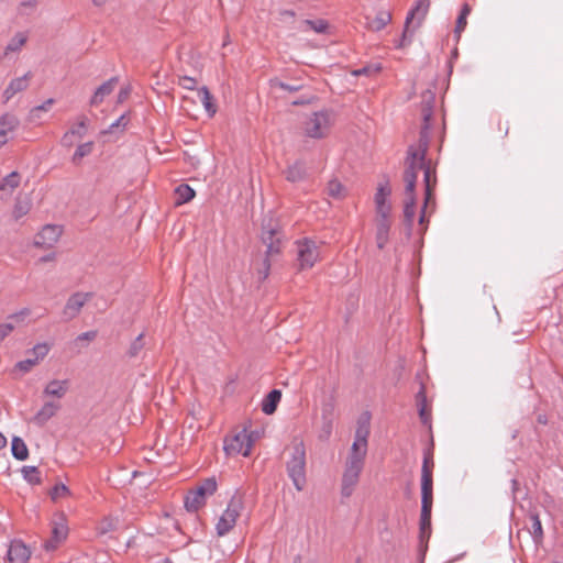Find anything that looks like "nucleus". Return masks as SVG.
Listing matches in <instances>:
<instances>
[{
  "mask_svg": "<svg viewBox=\"0 0 563 563\" xmlns=\"http://www.w3.org/2000/svg\"><path fill=\"white\" fill-rule=\"evenodd\" d=\"M427 146L419 144L410 147L406 159L404 180L406 184V198L404 202V216L407 222L411 223L416 214L415 187L419 173L423 174L424 180V209L433 199V189L437 185L434 167L426 162Z\"/></svg>",
  "mask_w": 563,
  "mask_h": 563,
  "instance_id": "nucleus-1",
  "label": "nucleus"
},
{
  "mask_svg": "<svg viewBox=\"0 0 563 563\" xmlns=\"http://www.w3.org/2000/svg\"><path fill=\"white\" fill-rule=\"evenodd\" d=\"M368 435L369 429L365 424L360 426L355 432L342 478V494L346 497L352 495L362 473L367 454Z\"/></svg>",
  "mask_w": 563,
  "mask_h": 563,
  "instance_id": "nucleus-2",
  "label": "nucleus"
},
{
  "mask_svg": "<svg viewBox=\"0 0 563 563\" xmlns=\"http://www.w3.org/2000/svg\"><path fill=\"white\" fill-rule=\"evenodd\" d=\"M433 450L428 449L423 454L421 467V515L420 539L428 541L431 536V510L433 504Z\"/></svg>",
  "mask_w": 563,
  "mask_h": 563,
  "instance_id": "nucleus-3",
  "label": "nucleus"
},
{
  "mask_svg": "<svg viewBox=\"0 0 563 563\" xmlns=\"http://www.w3.org/2000/svg\"><path fill=\"white\" fill-rule=\"evenodd\" d=\"M287 472L297 490H301L306 483V449L302 442H294L287 450Z\"/></svg>",
  "mask_w": 563,
  "mask_h": 563,
  "instance_id": "nucleus-4",
  "label": "nucleus"
},
{
  "mask_svg": "<svg viewBox=\"0 0 563 563\" xmlns=\"http://www.w3.org/2000/svg\"><path fill=\"white\" fill-rule=\"evenodd\" d=\"M63 234V227L58 224H46L37 232V250L42 249L46 253L43 256L37 255L38 263L53 262L56 256L55 246Z\"/></svg>",
  "mask_w": 563,
  "mask_h": 563,
  "instance_id": "nucleus-5",
  "label": "nucleus"
},
{
  "mask_svg": "<svg viewBox=\"0 0 563 563\" xmlns=\"http://www.w3.org/2000/svg\"><path fill=\"white\" fill-rule=\"evenodd\" d=\"M296 267L298 272L311 269L321 261L320 245L313 240L303 238L295 242Z\"/></svg>",
  "mask_w": 563,
  "mask_h": 563,
  "instance_id": "nucleus-6",
  "label": "nucleus"
},
{
  "mask_svg": "<svg viewBox=\"0 0 563 563\" xmlns=\"http://www.w3.org/2000/svg\"><path fill=\"white\" fill-rule=\"evenodd\" d=\"M218 488L214 477L201 481L194 489L189 490L185 498V507L189 511H197L205 506L207 498L212 496Z\"/></svg>",
  "mask_w": 563,
  "mask_h": 563,
  "instance_id": "nucleus-7",
  "label": "nucleus"
},
{
  "mask_svg": "<svg viewBox=\"0 0 563 563\" xmlns=\"http://www.w3.org/2000/svg\"><path fill=\"white\" fill-rule=\"evenodd\" d=\"M333 125V117L327 111L312 113L303 123V133L311 139L327 137Z\"/></svg>",
  "mask_w": 563,
  "mask_h": 563,
  "instance_id": "nucleus-8",
  "label": "nucleus"
},
{
  "mask_svg": "<svg viewBox=\"0 0 563 563\" xmlns=\"http://www.w3.org/2000/svg\"><path fill=\"white\" fill-rule=\"evenodd\" d=\"M255 441L254 432L246 429L235 431L224 439V451L228 455L249 456Z\"/></svg>",
  "mask_w": 563,
  "mask_h": 563,
  "instance_id": "nucleus-9",
  "label": "nucleus"
},
{
  "mask_svg": "<svg viewBox=\"0 0 563 563\" xmlns=\"http://www.w3.org/2000/svg\"><path fill=\"white\" fill-rule=\"evenodd\" d=\"M51 537L44 541L43 550L46 552L56 551L68 537L67 519L63 514L54 516L51 522Z\"/></svg>",
  "mask_w": 563,
  "mask_h": 563,
  "instance_id": "nucleus-10",
  "label": "nucleus"
},
{
  "mask_svg": "<svg viewBox=\"0 0 563 563\" xmlns=\"http://www.w3.org/2000/svg\"><path fill=\"white\" fill-rule=\"evenodd\" d=\"M429 9H430V0H418L416 5L410 10V12L408 13V15L406 18L405 30L402 33L400 47H404L407 43L410 42V37H411L410 30H409L410 24L415 20H417L416 26L419 27L422 24L423 20L426 19V16L429 12Z\"/></svg>",
  "mask_w": 563,
  "mask_h": 563,
  "instance_id": "nucleus-11",
  "label": "nucleus"
},
{
  "mask_svg": "<svg viewBox=\"0 0 563 563\" xmlns=\"http://www.w3.org/2000/svg\"><path fill=\"white\" fill-rule=\"evenodd\" d=\"M241 510L242 504L240 499H232L229 503L216 526L218 536L222 537L232 530L241 515Z\"/></svg>",
  "mask_w": 563,
  "mask_h": 563,
  "instance_id": "nucleus-12",
  "label": "nucleus"
},
{
  "mask_svg": "<svg viewBox=\"0 0 563 563\" xmlns=\"http://www.w3.org/2000/svg\"><path fill=\"white\" fill-rule=\"evenodd\" d=\"M90 299V294L88 292H76L73 294L63 310V316L67 320H71L76 318L86 302Z\"/></svg>",
  "mask_w": 563,
  "mask_h": 563,
  "instance_id": "nucleus-13",
  "label": "nucleus"
},
{
  "mask_svg": "<svg viewBox=\"0 0 563 563\" xmlns=\"http://www.w3.org/2000/svg\"><path fill=\"white\" fill-rule=\"evenodd\" d=\"M31 553V549L21 539H14L10 542L7 559L10 563H26Z\"/></svg>",
  "mask_w": 563,
  "mask_h": 563,
  "instance_id": "nucleus-14",
  "label": "nucleus"
},
{
  "mask_svg": "<svg viewBox=\"0 0 563 563\" xmlns=\"http://www.w3.org/2000/svg\"><path fill=\"white\" fill-rule=\"evenodd\" d=\"M68 389L69 382L67 379H53L45 385L42 393V399L53 398L60 402Z\"/></svg>",
  "mask_w": 563,
  "mask_h": 563,
  "instance_id": "nucleus-15",
  "label": "nucleus"
},
{
  "mask_svg": "<svg viewBox=\"0 0 563 563\" xmlns=\"http://www.w3.org/2000/svg\"><path fill=\"white\" fill-rule=\"evenodd\" d=\"M31 314L30 309H22L16 313H12L8 317L10 322L0 324V343L15 329V325L23 322L26 317Z\"/></svg>",
  "mask_w": 563,
  "mask_h": 563,
  "instance_id": "nucleus-16",
  "label": "nucleus"
},
{
  "mask_svg": "<svg viewBox=\"0 0 563 563\" xmlns=\"http://www.w3.org/2000/svg\"><path fill=\"white\" fill-rule=\"evenodd\" d=\"M366 19V27L369 31H380L391 21V13L387 10H378L375 15L367 14Z\"/></svg>",
  "mask_w": 563,
  "mask_h": 563,
  "instance_id": "nucleus-17",
  "label": "nucleus"
},
{
  "mask_svg": "<svg viewBox=\"0 0 563 563\" xmlns=\"http://www.w3.org/2000/svg\"><path fill=\"white\" fill-rule=\"evenodd\" d=\"M32 78V73L29 71L22 77L15 78L11 80L9 86L3 92L4 101H9L15 93L23 91L27 88L30 79Z\"/></svg>",
  "mask_w": 563,
  "mask_h": 563,
  "instance_id": "nucleus-18",
  "label": "nucleus"
},
{
  "mask_svg": "<svg viewBox=\"0 0 563 563\" xmlns=\"http://www.w3.org/2000/svg\"><path fill=\"white\" fill-rule=\"evenodd\" d=\"M43 405L41 409L37 411V422H45L52 417H54L57 411L60 409V402L57 399L46 398L42 399Z\"/></svg>",
  "mask_w": 563,
  "mask_h": 563,
  "instance_id": "nucleus-19",
  "label": "nucleus"
},
{
  "mask_svg": "<svg viewBox=\"0 0 563 563\" xmlns=\"http://www.w3.org/2000/svg\"><path fill=\"white\" fill-rule=\"evenodd\" d=\"M393 220H375L376 244L378 249H384L389 241V232Z\"/></svg>",
  "mask_w": 563,
  "mask_h": 563,
  "instance_id": "nucleus-20",
  "label": "nucleus"
},
{
  "mask_svg": "<svg viewBox=\"0 0 563 563\" xmlns=\"http://www.w3.org/2000/svg\"><path fill=\"white\" fill-rule=\"evenodd\" d=\"M391 187L387 180L380 181L377 185L376 192L374 195V205L388 206L390 202Z\"/></svg>",
  "mask_w": 563,
  "mask_h": 563,
  "instance_id": "nucleus-21",
  "label": "nucleus"
},
{
  "mask_svg": "<svg viewBox=\"0 0 563 563\" xmlns=\"http://www.w3.org/2000/svg\"><path fill=\"white\" fill-rule=\"evenodd\" d=\"M32 208V199L25 195V196H18L15 200V205L13 208L12 216L15 220L21 219L25 214L29 213V211Z\"/></svg>",
  "mask_w": 563,
  "mask_h": 563,
  "instance_id": "nucleus-22",
  "label": "nucleus"
},
{
  "mask_svg": "<svg viewBox=\"0 0 563 563\" xmlns=\"http://www.w3.org/2000/svg\"><path fill=\"white\" fill-rule=\"evenodd\" d=\"M282 391L273 389L262 402V410L266 415H273L276 411L277 405L280 401Z\"/></svg>",
  "mask_w": 563,
  "mask_h": 563,
  "instance_id": "nucleus-23",
  "label": "nucleus"
},
{
  "mask_svg": "<svg viewBox=\"0 0 563 563\" xmlns=\"http://www.w3.org/2000/svg\"><path fill=\"white\" fill-rule=\"evenodd\" d=\"M325 192L329 197L336 199V200H342L347 196L346 188L338 179H331L327 184Z\"/></svg>",
  "mask_w": 563,
  "mask_h": 563,
  "instance_id": "nucleus-24",
  "label": "nucleus"
},
{
  "mask_svg": "<svg viewBox=\"0 0 563 563\" xmlns=\"http://www.w3.org/2000/svg\"><path fill=\"white\" fill-rule=\"evenodd\" d=\"M115 85H117V79H110L107 82H104L103 85H101L95 92V95L91 99V103L95 106L100 104L107 96L112 93Z\"/></svg>",
  "mask_w": 563,
  "mask_h": 563,
  "instance_id": "nucleus-25",
  "label": "nucleus"
},
{
  "mask_svg": "<svg viewBox=\"0 0 563 563\" xmlns=\"http://www.w3.org/2000/svg\"><path fill=\"white\" fill-rule=\"evenodd\" d=\"M11 452L13 457L19 461H24L29 456L27 446L25 442L19 437H13L11 442Z\"/></svg>",
  "mask_w": 563,
  "mask_h": 563,
  "instance_id": "nucleus-26",
  "label": "nucleus"
},
{
  "mask_svg": "<svg viewBox=\"0 0 563 563\" xmlns=\"http://www.w3.org/2000/svg\"><path fill=\"white\" fill-rule=\"evenodd\" d=\"M21 181L20 174L12 172L0 180V191L11 194Z\"/></svg>",
  "mask_w": 563,
  "mask_h": 563,
  "instance_id": "nucleus-27",
  "label": "nucleus"
},
{
  "mask_svg": "<svg viewBox=\"0 0 563 563\" xmlns=\"http://www.w3.org/2000/svg\"><path fill=\"white\" fill-rule=\"evenodd\" d=\"M197 92L209 117H213L217 112V106L212 102V96L209 89L207 87H201Z\"/></svg>",
  "mask_w": 563,
  "mask_h": 563,
  "instance_id": "nucleus-28",
  "label": "nucleus"
},
{
  "mask_svg": "<svg viewBox=\"0 0 563 563\" xmlns=\"http://www.w3.org/2000/svg\"><path fill=\"white\" fill-rule=\"evenodd\" d=\"M47 495L53 503H58V501L69 497L70 492L65 484L58 483L48 489Z\"/></svg>",
  "mask_w": 563,
  "mask_h": 563,
  "instance_id": "nucleus-29",
  "label": "nucleus"
},
{
  "mask_svg": "<svg viewBox=\"0 0 563 563\" xmlns=\"http://www.w3.org/2000/svg\"><path fill=\"white\" fill-rule=\"evenodd\" d=\"M27 36L23 32H19L11 38L4 49V56H8L10 53H14L21 49V47L26 43Z\"/></svg>",
  "mask_w": 563,
  "mask_h": 563,
  "instance_id": "nucleus-30",
  "label": "nucleus"
},
{
  "mask_svg": "<svg viewBox=\"0 0 563 563\" xmlns=\"http://www.w3.org/2000/svg\"><path fill=\"white\" fill-rule=\"evenodd\" d=\"M306 176V168L301 163H295L286 170V178L291 183L300 181Z\"/></svg>",
  "mask_w": 563,
  "mask_h": 563,
  "instance_id": "nucleus-31",
  "label": "nucleus"
},
{
  "mask_svg": "<svg viewBox=\"0 0 563 563\" xmlns=\"http://www.w3.org/2000/svg\"><path fill=\"white\" fill-rule=\"evenodd\" d=\"M18 121L14 115L4 114L0 118V136L5 137L9 131H12Z\"/></svg>",
  "mask_w": 563,
  "mask_h": 563,
  "instance_id": "nucleus-32",
  "label": "nucleus"
},
{
  "mask_svg": "<svg viewBox=\"0 0 563 563\" xmlns=\"http://www.w3.org/2000/svg\"><path fill=\"white\" fill-rule=\"evenodd\" d=\"M177 203L181 205L190 201L195 197V190L188 185H180L176 188Z\"/></svg>",
  "mask_w": 563,
  "mask_h": 563,
  "instance_id": "nucleus-33",
  "label": "nucleus"
},
{
  "mask_svg": "<svg viewBox=\"0 0 563 563\" xmlns=\"http://www.w3.org/2000/svg\"><path fill=\"white\" fill-rule=\"evenodd\" d=\"M470 12H471L470 5L464 4L462 7L461 13L456 21L455 33L457 34V36H460V34L464 31V29L467 24V16H468Z\"/></svg>",
  "mask_w": 563,
  "mask_h": 563,
  "instance_id": "nucleus-34",
  "label": "nucleus"
},
{
  "mask_svg": "<svg viewBox=\"0 0 563 563\" xmlns=\"http://www.w3.org/2000/svg\"><path fill=\"white\" fill-rule=\"evenodd\" d=\"M303 25L305 30H312L316 33H324L328 29V23L324 20H306Z\"/></svg>",
  "mask_w": 563,
  "mask_h": 563,
  "instance_id": "nucleus-35",
  "label": "nucleus"
},
{
  "mask_svg": "<svg viewBox=\"0 0 563 563\" xmlns=\"http://www.w3.org/2000/svg\"><path fill=\"white\" fill-rule=\"evenodd\" d=\"M86 124L85 121L78 122L76 126H74L69 132H67L64 136L65 142L71 143L73 136L81 137L85 134Z\"/></svg>",
  "mask_w": 563,
  "mask_h": 563,
  "instance_id": "nucleus-36",
  "label": "nucleus"
},
{
  "mask_svg": "<svg viewBox=\"0 0 563 563\" xmlns=\"http://www.w3.org/2000/svg\"><path fill=\"white\" fill-rule=\"evenodd\" d=\"M393 206H377L375 207V220H393L391 217Z\"/></svg>",
  "mask_w": 563,
  "mask_h": 563,
  "instance_id": "nucleus-37",
  "label": "nucleus"
},
{
  "mask_svg": "<svg viewBox=\"0 0 563 563\" xmlns=\"http://www.w3.org/2000/svg\"><path fill=\"white\" fill-rule=\"evenodd\" d=\"M178 85L187 90H195L197 87V80L189 76H180L178 78Z\"/></svg>",
  "mask_w": 563,
  "mask_h": 563,
  "instance_id": "nucleus-38",
  "label": "nucleus"
},
{
  "mask_svg": "<svg viewBox=\"0 0 563 563\" xmlns=\"http://www.w3.org/2000/svg\"><path fill=\"white\" fill-rule=\"evenodd\" d=\"M91 150H92V143H86V144L79 145L74 154V159L77 161V159L82 158L84 156L90 154Z\"/></svg>",
  "mask_w": 563,
  "mask_h": 563,
  "instance_id": "nucleus-39",
  "label": "nucleus"
},
{
  "mask_svg": "<svg viewBox=\"0 0 563 563\" xmlns=\"http://www.w3.org/2000/svg\"><path fill=\"white\" fill-rule=\"evenodd\" d=\"M531 521H532V532H533L534 537L541 538L543 534V530H542V525H541V520H540L539 516L532 515Z\"/></svg>",
  "mask_w": 563,
  "mask_h": 563,
  "instance_id": "nucleus-40",
  "label": "nucleus"
},
{
  "mask_svg": "<svg viewBox=\"0 0 563 563\" xmlns=\"http://www.w3.org/2000/svg\"><path fill=\"white\" fill-rule=\"evenodd\" d=\"M22 473H23V476L24 478L30 483V484H35V466H23L22 467Z\"/></svg>",
  "mask_w": 563,
  "mask_h": 563,
  "instance_id": "nucleus-41",
  "label": "nucleus"
},
{
  "mask_svg": "<svg viewBox=\"0 0 563 563\" xmlns=\"http://www.w3.org/2000/svg\"><path fill=\"white\" fill-rule=\"evenodd\" d=\"M269 84H271V87H273V88H280L284 90H288V91H297L299 89V87H292V86L286 85L277 78L271 79Z\"/></svg>",
  "mask_w": 563,
  "mask_h": 563,
  "instance_id": "nucleus-42",
  "label": "nucleus"
},
{
  "mask_svg": "<svg viewBox=\"0 0 563 563\" xmlns=\"http://www.w3.org/2000/svg\"><path fill=\"white\" fill-rule=\"evenodd\" d=\"M128 122H129V118L125 114H123L114 123H112L110 125L109 130L106 131L104 133H110L113 131V129H117V128H121V130H123L126 126Z\"/></svg>",
  "mask_w": 563,
  "mask_h": 563,
  "instance_id": "nucleus-43",
  "label": "nucleus"
},
{
  "mask_svg": "<svg viewBox=\"0 0 563 563\" xmlns=\"http://www.w3.org/2000/svg\"><path fill=\"white\" fill-rule=\"evenodd\" d=\"M34 364H35V361L26 360V361L19 362L16 364V368H19L21 372H29Z\"/></svg>",
  "mask_w": 563,
  "mask_h": 563,
  "instance_id": "nucleus-44",
  "label": "nucleus"
},
{
  "mask_svg": "<svg viewBox=\"0 0 563 563\" xmlns=\"http://www.w3.org/2000/svg\"><path fill=\"white\" fill-rule=\"evenodd\" d=\"M113 527H114L113 521H112V520H110V519H106L104 521H102V523H101V526L98 528V530H99V532H100V533H102V534H103V533H106V532H108V531L112 530V529H113Z\"/></svg>",
  "mask_w": 563,
  "mask_h": 563,
  "instance_id": "nucleus-45",
  "label": "nucleus"
},
{
  "mask_svg": "<svg viewBox=\"0 0 563 563\" xmlns=\"http://www.w3.org/2000/svg\"><path fill=\"white\" fill-rule=\"evenodd\" d=\"M51 346L47 343L37 344V358L44 357L49 352Z\"/></svg>",
  "mask_w": 563,
  "mask_h": 563,
  "instance_id": "nucleus-46",
  "label": "nucleus"
},
{
  "mask_svg": "<svg viewBox=\"0 0 563 563\" xmlns=\"http://www.w3.org/2000/svg\"><path fill=\"white\" fill-rule=\"evenodd\" d=\"M371 73V69L368 67H363L361 69L354 70L353 75L361 76V75H368Z\"/></svg>",
  "mask_w": 563,
  "mask_h": 563,
  "instance_id": "nucleus-47",
  "label": "nucleus"
},
{
  "mask_svg": "<svg viewBox=\"0 0 563 563\" xmlns=\"http://www.w3.org/2000/svg\"><path fill=\"white\" fill-rule=\"evenodd\" d=\"M264 272H263V278H266L268 276V272H269V267H271V264H269V261L268 260H265L264 261Z\"/></svg>",
  "mask_w": 563,
  "mask_h": 563,
  "instance_id": "nucleus-48",
  "label": "nucleus"
},
{
  "mask_svg": "<svg viewBox=\"0 0 563 563\" xmlns=\"http://www.w3.org/2000/svg\"><path fill=\"white\" fill-rule=\"evenodd\" d=\"M7 446V438L0 433V450Z\"/></svg>",
  "mask_w": 563,
  "mask_h": 563,
  "instance_id": "nucleus-49",
  "label": "nucleus"
},
{
  "mask_svg": "<svg viewBox=\"0 0 563 563\" xmlns=\"http://www.w3.org/2000/svg\"><path fill=\"white\" fill-rule=\"evenodd\" d=\"M52 103H53V100H52V99L47 100V102H45L43 106L37 107V111H38V110H47V109H48V107H49V106H52Z\"/></svg>",
  "mask_w": 563,
  "mask_h": 563,
  "instance_id": "nucleus-50",
  "label": "nucleus"
},
{
  "mask_svg": "<svg viewBox=\"0 0 563 563\" xmlns=\"http://www.w3.org/2000/svg\"><path fill=\"white\" fill-rule=\"evenodd\" d=\"M108 0H92L93 4L97 7L103 5Z\"/></svg>",
  "mask_w": 563,
  "mask_h": 563,
  "instance_id": "nucleus-51",
  "label": "nucleus"
},
{
  "mask_svg": "<svg viewBox=\"0 0 563 563\" xmlns=\"http://www.w3.org/2000/svg\"><path fill=\"white\" fill-rule=\"evenodd\" d=\"M126 95H128L126 91H121L120 95H119V100L123 101L126 98Z\"/></svg>",
  "mask_w": 563,
  "mask_h": 563,
  "instance_id": "nucleus-52",
  "label": "nucleus"
},
{
  "mask_svg": "<svg viewBox=\"0 0 563 563\" xmlns=\"http://www.w3.org/2000/svg\"><path fill=\"white\" fill-rule=\"evenodd\" d=\"M423 219H424V214L422 213V216L420 217V222L421 223L423 222Z\"/></svg>",
  "mask_w": 563,
  "mask_h": 563,
  "instance_id": "nucleus-53",
  "label": "nucleus"
},
{
  "mask_svg": "<svg viewBox=\"0 0 563 563\" xmlns=\"http://www.w3.org/2000/svg\"><path fill=\"white\" fill-rule=\"evenodd\" d=\"M379 70H380V68H379V67H376V68L374 69V71H375V73H378Z\"/></svg>",
  "mask_w": 563,
  "mask_h": 563,
  "instance_id": "nucleus-54",
  "label": "nucleus"
}]
</instances>
